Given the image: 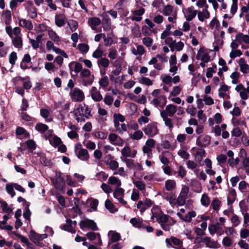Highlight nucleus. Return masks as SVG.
<instances>
[{
	"mask_svg": "<svg viewBox=\"0 0 249 249\" xmlns=\"http://www.w3.org/2000/svg\"><path fill=\"white\" fill-rule=\"evenodd\" d=\"M74 153L77 158L82 161H88L89 159V154L88 150L83 148L80 143L75 145Z\"/></svg>",
	"mask_w": 249,
	"mask_h": 249,
	"instance_id": "1",
	"label": "nucleus"
},
{
	"mask_svg": "<svg viewBox=\"0 0 249 249\" xmlns=\"http://www.w3.org/2000/svg\"><path fill=\"white\" fill-rule=\"evenodd\" d=\"M55 178L52 180L55 188L60 191L63 190L66 186L65 175L60 172H56Z\"/></svg>",
	"mask_w": 249,
	"mask_h": 249,
	"instance_id": "2",
	"label": "nucleus"
},
{
	"mask_svg": "<svg viewBox=\"0 0 249 249\" xmlns=\"http://www.w3.org/2000/svg\"><path fill=\"white\" fill-rule=\"evenodd\" d=\"M91 72L88 69H83L82 71L80 73V77L82 79V84L85 87L88 85H91L94 81V76H92V78L90 77Z\"/></svg>",
	"mask_w": 249,
	"mask_h": 249,
	"instance_id": "3",
	"label": "nucleus"
},
{
	"mask_svg": "<svg viewBox=\"0 0 249 249\" xmlns=\"http://www.w3.org/2000/svg\"><path fill=\"white\" fill-rule=\"evenodd\" d=\"M69 95L71 101L73 102H81L85 99L84 92L78 88L71 89Z\"/></svg>",
	"mask_w": 249,
	"mask_h": 249,
	"instance_id": "4",
	"label": "nucleus"
},
{
	"mask_svg": "<svg viewBox=\"0 0 249 249\" xmlns=\"http://www.w3.org/2000/svg\"><path fill=\"white\" fill-rule=\"evenodd\" d=\"M146 135L149 137H153L156 136L159 133V129L157 126V123L152 122L147 124V125L142 129Z\"/></svg>",
	"mask_w": 249,
	"mask_h": 249,
	"instance_id": "5",
	"label": "nucleus"
},
{
	"mask_svg": "<svg viewBox=\"0 0 249 249\" xmlns=\"http://www.w3.org/2000/svg\"><path fill=\"white\" fill-rule=\"evenodd\" d=\"M165 243L168 248H174L181 249L183 247V242L179 239L174 236L165 239Z\"/></svg>",
	"mask_w": 249,
	"mask_h": 249,
	"instance_id": "6",
	"label": "nucleus"
},
{
	"mask_svg": "<svg viewBox=\"0 0 249 249\" xmlns=\"http://www.w3.org/2000/svg\"><path fill=\"white\" fill-rule=\"evenodd\" d=\"M182 11L186 21H188L193 20L196 17L197 13V11L195 10L193 6L183 9Z\"/></svg>",
	"mask_w": 249,
	"mask_h": 249,
	"instance_id": "7",
	"label": "nucleus"
},
{
	"mask_svg": "<svg viewBox=\"0 0 249 249\" xmlns=\"http://www.w3.org/2000/svg\"><path fill=\"white\" fill-rule=\"evenodd\" d=\"M80 226L81 229L88 228L92 231H97L98 227L96 223L92 220L86 219L81 221Z\"/></svg>",
	"mask_w": 249,
	"mask_h": 249,
	"instance_id": "8",
	"label": "nucleus"
},
{
	"mask_svg": "<svg viewBox=\"0 0 249 249\" xmlns=\"http://www.w3.org/2000/svg\"><path fill=\"white\" fill-rule=\"evenodd\" d=\"M196 142L198 146L206 147L210 144L211 137L207 135H200L196 139Z\"/></svg>",
	"mask_w": 249,
	"mask_h": 249,
	"instance_id": "9",
	"label": "nucleus"
},
{
	"mask_svg": "<svg viewBox=\"0 0 249 249\" xmlns=\"http://www.w3.org/2000/svg\"><path fill=\"white\" fill-rule=\"evenodd\" d=\"M84 107L81 105H79L78 107L75 109L74 111V117L78 122H85L84 117Z\"/></svg>",
	"mask_w": 249,
	"mask_h": 249,
	"instance_id": "10",
	"label": "nucleus"
},
{
	"mask_svg": "<svg viewBox=\"0 0 249 249\" xmlns=\"http://www.w3.org/2000/svg\"><path fill=\"white\" fill-rule=\"evenodd\" d=\"M124 190L122 188H117L113 193V196L117 199L120 203L125 205L127 202L123 198Z\"/></svg>",
	"mask_w": 249,
	"mask_h": 249,
	"instance_id": "11",
	"label": "nucleus"
},
{
	"mask_svg": "<svg viewBox=\"0 0 249 249\" xmlns=\"http://www.w3.org/2000/svg\"><path fill=\"white\" fill-rule=\"evenodd\" d=\"M109 142L113 145L122 146L124 143L123 140L117 134L111 133L108 135Z\"/></svg>",
	"mask_w": 249,
	"mask_h": 249,
	"instance_id": "12",
	"label": "nucleus"
},
{
	"mask_svg": "<svg viewBox=\"0 0 249 249\" xmlns=\"http://www.w3.org/2000/svg\"><path fill=\"white\" fill-rule=\"evenodd\" d=\"M123 160L125 162L127 167L136 169L137 170H142L143 169L142 165L138 162H135L132 159H124Z\"/></svg>",
	"mask_w": 249,
	"mask_h": 249,
	"instance_id": "13",
	"label": "nucleus"
},
{
	"mask_svg": "<svg viewBox=\"0 0 249 249\" xmlns=\"http://www.w3.org/2000/svg\"><path fill=\"white\" fill-rule=\"evenodd\" d=\"M90 94L92 99L95 102H100L103 99L100 92L95 87H92L90 90Z\"/></svg>",
	"mask_w": 249,
	"mask_h": 249,
	"instance_id": "14",
	"label": "nucleus"
},
{
	"mask_svg": "<svg viewBox=\"0 0 249 249\" xmlns=\"http://www.w3.org/2000/svg\"><path fill=\"white\" fill-rule=\"evenodd\" d=\"M46 234H39L35 232L34 230L30 231L29 238L34 243H36L46 238Z\"/></svg>",
	"mask_w": 249,
	"mask_h": 249,
	"instance_id": "15",
	"label": "nucleus"
},
{
	"mask_svg": "<svg viewBox=\"0 0 249 249\" xmlns=\"http://www.w3.org/2000/svg\"><path fill=\"white\" fill-rule=\"evenodd\" d=\"M145 9L141 8L133 12V14L130 18L133 21H140L142 19V16L144 13Z\"/></svg>",
	"mask_w": 249,
	"mask_h": 249,
	"instance_id": "16",
	"label": "nucleus"
},
{
	"mask_svg": "<svg viewBox=\"0 0 249 249\" xmlns=\"http://www.w3.org/2000/svg\"><path fill=\"white\" fill-rule=\"evenodd\" d=\"M166 99L164 96H159L156 98L154 99L151 103L155 107H160L162 108L165 105Z\"/></svg>",
	"mask_w": 249,
	"mask_h": 249,
	"instance_id": "17",
	"label": "nucleus"
},
{
	"mask_svg": "<svg viewBox=\"0 0 249 249\" xmlns=\"http://www.w3.org/2000/svg\"><path fill=\"white\" fill-rule=\"evenodd\" d=\"M177 111L176 107L173 105L170 104L166 107L165 109L161 111L160 113L164 112L167 116H173Z\"/></svg>",
	"mask_w": 249,
	"mask_h": 249,
	"instance_id": "18",
	"label": "nucleus"
},
{
	"mask_svg": "<svg viewBox=\"0 0 249 249\" xmlns=\"http://www.w3.org/2000/svg\"><path fill=\"white\" fill-rule=\"evenodd\" d=\"M88 24L91 27L92 30H95L96 27L99 25L101 23V20L99 18L92 17L88 19Z\"/></svg>",
	"mask_w": 249,
	"mask_h": 249,
	"instance_id": "19",
	"label": "nucleus"
},
{
	"mask_svg": "<svg viewBox=\"0 0 249 249\" xmlns=\"http://www.w3.org/2000/svg\"><path fill=\"white\" fill-rule=\"evenodd\" d=\"M240 70L244 73H249V65L246 63L245 59L240 58L238 61Z\"/></svg>",
	"mask_w": 249,
	"mask_h": 249,
	"instance_id": "20",
	"label": "nucleus"
},
{
	"mask_svg": "<svg viewBox=\"0 0 249 249\" xmlns=\"http://www.w3.org/2000/svg\"><path fill=\"white\" fill-rule=\"evenodd\" d=\"M31 61V58L29 54H24L23 59L20 63V67L23 70H25L28 69V64L30 63Z\"/></svg>",
	"mask_w": 249,
	"mask_h": 249,
	"instance_id": "21",
	"label": "nucleus"
},
{
	"mask_svg": "<svg viewBox=\"0 0 249 249\" xmlns=\"http://www.w3.org/2000/svg\"><path fill=\"white\" fill-rule=\"evenodd\" d=\"M54 19L55 24L58 27H61L65 24V18L62 14L56 15Z\"/></svg>",
	"mask_w": 249,
	"mask_h": 249,
	"instance_id": "22",
	"label": "nucleus"
},
{
	"mask_svg": "<svg viewBox=\"0 0 249 249\" xmlns=\"http://www.w3.org/2000/svg\"><path fill=\"white\" fill-rule=\"evenodd\" d=\"M102 27L106 31H108L111 28L110 20L107 15H103L102 19Z\"/></svg>",
	"mask_w": 249,
	"mask_h": 249,
	"instance_id": "23",
	"label": "nucleus"
},
{
	"mask_svg": "<svg viewBox=\"0 0 249 249\" xmlns=\"http://www.w3.org/2000/svg\"><path fill=\"white\" fill-rule=\"evenodd\" d=\"M12 13L11 11L9 10H4L2 12V17L4 20L5 24L9 25L10 24L12 20Z\"/></svg>",
	"mask_w": 249,
	"mask_h": 249,
	"instance_id": "24",
	"label": "nucleus"
},
{
	"mask_svg": "<svg viewBox=\"0 0 249 249\" xmlns=\"http://www.w3.org/2000/svg\"><path fill=\"white\" fill-rule=\"evenodd\" d=\"M66 222L67 224L62 225L60 226V228L64 231L75 233V231L73 229L71 226L72 221L71 219H67Z\"/></svg>",
	"mask_w": 249,
	"mask_h": 249,
	"instance_id": "25",
	"label": "nucleus"
},
{
	"mask_svg": "<svg viewBox=\"0 0 249 249\" xmlns=\"http://www.w3.org/2000/svg\"><path fill=\"white\" fill-rule=\"evenodd\" d=\"M161 117L162 118L166 126L169 127L170 129H172L173 127V123L172 120L168 118L164 112L160 113Z\"/></svg>",
	"mask_w": 249,
	"mask_h": 249,
	"instance_id": "26",
	"label": "nucleus"
},
{
	"mask_svg": "<svg viewBox=\"0 0 249 249\" xmlns=\"http://www.w3.org/2000/svg\"><path fill=\"white\" fill-rule=\"evenodd\" d=\"M48 32L50 38L53 40L57 44H59L61 41V39L56 32L53 30H49L48 31Z\"/></svg>",
	"mask_w": 249,
	"mask_h": 249,
	"instance_id": "27",
	"label": "nucleus"
},
{
	"mask_svg": "<svg viewBox=\"0 0 249 249\" xmlns=\"http://www.w3.org/2000/svg\"><path fill=\"white\" fill-rule=\"evenodd\" d=\"M19 24L20 26L29 30L32 29L33 28V24L31 21L23 18L19 20Z\"/></svg>",
	"mask_w": 249,
	"mask_h": 249,
	"instance_id": "28",
	"label": "nucleus"
},
{
	"mask_svg": "<svg viewBox=\"0 0 249 249\" xmlns=\"http://www.w3.org/2000/svg\"><path fill=\"white\" fill-rule=\"evenodd\" d=\"M165 187L168 191L174 190L176 187V182L173 179H168L165 182Z\"/></svg>",
	"mask_w": 249,
	"mask_h": 249,
	"instance_id": "29",
	"label": "nucleus"
},
{
	"mask_svg": "<svg viewBox=\"0 0 249 249\" xmlns=\"http://www.w3.org/2000/svg\"><path fill=\"white\" fill-rule=\"evenodd\" d=\"M236 41L239 43L242 42L245 43H249V36L244 35L242 33H239L236 36Z\"/></svg>",
	"mask_w": 249,
	"mask_h": 249,
	"instance_id": "30",
	"label": "nucleus"
},
{
	"mask_svg": "<svg viewBox=\"0 0 249 249\" xmlns=\"http://www.w3.org/2000/svg\"><path fill=\"white\" fill-rule=\"evenodd\" d=\"M236 197L235 190L233 189L230 190L227 197L228 204L229 205L232 204L235 201Z\"/></svg>",
	"mask_w": 249,
	"mask_h": 249,
	"instance_id": "31",
	"label": "nucleus"
},
{
	"mask_svg": "<svg viewBox=\"0 0 249 249\" xmlns=\"http://www.w3.org/2000/svg\"><path fill=\"white\" fill-rule=\"evenodd\" d=\"M12 43L15 47L18 49L21 48L23 45L21 37L19 36H15L12 39Z\"/></svg>",
	"mask_w": 249,
	"mask_h": 249,
	"instance_id": "32",
	"label": "nucleus"
},
{
	"mask_svg": "<svg viewBox=\"0 0 249 249\" xmlns=\"http://www.w3.org/2000/svg\"><path fill=\"white\" fill-rule=\"evenodd\" d=\"M35 129L40 133H44L48 129V126L45 124L38 123L35 126Z\"/></svg>",
	"mask_w": 249,
	"mask_h": 249,
	"instance_id": "33",
	"label": "nucleus"
},
{
	"mask_svg": "<svg viewBox=\"0 0 249 249\" xmlns=\"http://www.w3.org/2000/svg\"><path fill=\"white\" fill-rule=\"evenodd\" d=\"M108 235L110 236L111 240L112 242H115L119 241L121 238V235L119 233L114 231H110L108 232Z\"/></svg>",
	"mask_w": 249,
	"mask_h": 249,
	"instance_id": "34",
	"label": "nucleus"
},
{
	"mask_svg": "<svg viewBox=\"0 0 249 249\" xmlns=\"http://www.w3.org/2000/svg\"><path fill=\"white\" fill-rule=\"evenodd\" d=\"M197 14L198 18L201 21H203L205 18H208L210 17V13L207 10L200 11Z\"/></svg>",
	"mask_w": 249,
	"mask_h": 249,
	"instance_id": "35",
	"label": "nucleus"
},
{
	"mask_svg": "<svg viewBox=\"0 0 249 249\" xmlns=\"http://www.w3.org/2000/svg\"><path fill=\"white\" fill-rule=\"evenodd\" d=\"M97 64L99 67L102 66L104 68H107L109 66V61L107 58L106 57H102L101 59L98 60Z\"/></svg>",
	"mask_w": 249,
	"mask_h": 249,
	"instance_id": "36",
	"label": "nucleus"
},
{
	"mask_svg": "<svg viewBox=\"0 0 249 249\" xmlns=\"http://www.w3.org/2000/svg\"><path fill=\"white\" fill-rule=\"evenodd\" d=\"M104 55V52L100 48V46L93 52L92 56L96 59H101Z\"/></svg>",
	"mask_w": 249,
	"mask_h": 249,
	"instance_id": "37",
	"label": "nucleus"
},
{
	"mask_svg": "<svg viewBox=\"0 0 249 249\" xmlns=\"http://www.w3.org/2000/svg\"><path fill=\"white\" fill-rule=\"evenodd\" d=\"M121 154L124 159H126V157H130L131 156V152L130 147L128 146H124L122 149Z\"/></svg>",
	"mask_w": 249,
	"mask_h": 249,
	"instance_id": "38",
	"label": "nucleus"
},
{
	"mask_svg": "<svg viewBox=\"0 0 249 249\" xmlns=\"http://www.w3.org/2000/svg\"><path fill=\"white\" fill-rule=\"evenodd\" d=\"M105 207L111 213H114L117 211V209L115 208L114 204L108 199L105 202Z\"/></svg>",
	"mask_w": 249,
	"mask_h": 249,
	"instance_id": "39",
	"label": "nucleus"
},
{
	"mask_svg": "<svg viewBox=\"0 0 249 249\" xmlns=\"http://www.w3.org/2000/svg\"><path fill=\"white\" fill-rule=\"evenodd\" d=\"M130 222L135 228H139L142 227V219L134 217L130 219Z\"/></svg>",
	"mask_w": 249,
	"mask_h": 249,
	"instance_id": "40",
	"label": "nucleus"
},
{
	"mask_svg": "<svg viewBox=\"0 0 249 249\" xmlns=\"http://www.w3.org/2000/svg\"><path fill=\"white\" fill-rule=\"evenodd\" d=\"M74 64V71L76 73L80 72L83 70V67L82 64L79 62H72L69 64V66L71 68L72 65Z\"/></svg>",
	"mask_w": 249,
	"mask_h": 249,
	"instance_id": "41",
	"label": "nucleus"
},
{
	"mask_svg": "<svg viewBox=\"0 0 249 249\" xmlns=\"http://www.w3.org/2000/svg\"><path fill=\"white\" fill-rule=\"evenodd\" d=\"M231 221L232 224V226L234 227L238 226L241 223V220L239 217L234 213L231 218Z\"/></svg>",
	"mask_w": 249,
	"mask_h": 249,
	"instance_id": "42",
	"label": "nucleus"
},
{
	"mask_svg": "<svg viewBox=\"0 0 249 249\" xmlns=\"http://www.w3.org/2000/svg\"><path fill=\"white\" fill-rule=\"evenodd\" d=\"M0 203L4 213H7L8 214H10L12 213V210L8 207L6 202L0 200Z\"/></svg>",
	"mask_w": 249,
	"mask_h": 249,
	"instance_id": "43",
	"label": "nucleus"
},
{
	"mask_svg": "<svg viewBox=\"0 0 249 249\" xmlns=\"http://www.w3.org/2000/svg\"><path fill=\"white\" fill-rule=\"evenodd\" d=\"M108 182L111 185H116L117 188L120 187L121 185V181L115 177H111L109 178Z\"/></svg>",
	"mask_w": 249,
	"mask_h": 249,
	"instance_id": "44",
	"label": "nucleus"
},
{
	"mask_svg": "<svg viewBox=\"0 0 249 249\" xmlns=\"http://www.w3.org/2000/svg\"><path fill=\"white\" fill-rule=\"evenodd\" d=\"M14 186L13 183L7 184L6 185L5 189L8 194L13 197L15 195V192L14 190Z\"/></svg>",
	"mask_w": 249,
	"mask_h": 249,
	"instance_id": "45",
	"label": "nucleus"
},
{
	"mask_svg": "<svg viewBox=\"0 0 249 249\" xmlns=\"http://www.w3.org/2000/svg\"><path fill=\"white\" fill-rule=\"evenodd\" d=\"M199 169H196L194 171V173L197 178L199 179L203 180V181L206 180L207 178V175L206 173L203 171H201L199 173Z\"/></svg>",
	"mask_w": 249,
	"mask_h": 249,
	"instance_id": "46",
	"label": "nucleus"
},
{
	"mask_svg": "<svg viewBox=\"0 0 249 249\" xmlns=\"http://www.w3.org/2000/svg\"><path fill=\"white\" fill-rule=\"evenodd\" d=\"M221 201L217 198H214L211 203L212 208L215 211H218L219 210Z\"/></svg>",
	"mask_w": 249,
	"mask_h": 249,
	"instance_id": "47",
	"label": "nucleus"
},
{
	"mask_svg": "<svg viewBox=\"0 0 249 249\" xmlns=\"http://www.w3.org/2000/svg\"><path fill=\"white\" fill-rule=\"evenodd\" d=\"M67 23L72 32H74L77 29L78 24L76 20L71 19Z\"/></svg>",
	"mask_w": 249,
	"mask_h": 249,
	"instance_id": "48",
	"label": "nucleus"
},
{
	"mask_svg": "<svg viewBox=\"0 0 249 249\" xmlns=\"http://www.w3.org/2000/svg\"><path fill=\"white\" fill-rule=\"evenodd\" d=\"M79 51L83 53H86L88 52L89 47L87 44L80 43L78 45Z\"/></svg>",
	"mask_w": 249,
	"mask_h": 249,
	"instance_id": "49",
	"label": "nucleus"
},
{
	"mask_svg": "<svg viewBox=\"0 0 249 249\" xmlns=\"http://www.w3.org/2000/svg\"><path fill=\"white\" fill-rule=\"evenodd\" d=\"M196 215V213L195 211L189 212L183 218H182V219L185 221L190 222L191 221L192 218L195 217Z\"/></svg>",
	"mask_w": 249,
	"mask_h": 249,
	"instance_id": "50",
	"label": "nucleus"
},
{
	"mask_svg": "<svg viewBox=\"0 0 249 249\" xmlns=\"http://www.w3.org/2000/svg\"><path fill=\"white\" fill-rule=\"evenodd\" d=\"M99 85L102 87L106 88L109 85V81L107 76H104L99 81Z\"/></svg>",
	"mask_w": 249,
	"mask_h": 249,
	"instance_id": "51",
	"label": "nucleus"
},
{
	"mask_svg": "<svg viewBox=\"0 0 249 249\" xmlns=\"http://www.w3.org/2000/svg\"><path fill=\"white\" fill-rule=\"evenodd\" d=\"M18 58L17 53L15 52H12L9 56V62L12 66L15 65L16 61Z\"/></svg>",
	"mask_w": 249,
	"mask_h": 249,
	"instance_id": "52",
	"label": "nucleus"
},
{
	"mask_svg": "<svg viewBox=\"0 0 249 249\" xmlns=\"http://www.w3.org/2000/svg\"><path fill=\"white\" fill-rule=\"evenodd\" d=\"M201 202L202 205L204 206H208L210 203V200L207 194H204L202 195L201 198Z\"/></svg>",
	"mask_w": 249,
	"mask_h": 249,
	"instance_id": "53",
	"label": "nucleus"
},
{
	"mask_svg": "<svg viewBox=\"0 0 249 249\" xmlns=\"http://www.w3.org/2000/svg\"><path fill=\"white\" fill-rule=\"evenodd\" d=\"M104 102L106 105L110 106L113 102V98L110 95L107 94L105 96Z\"/></svg>",
	"mask_w": 249,
	"mask_h": 249,
	"instance_id": "54",
	"label": "nucleus"
},
{
	"mask_svg": "<svg viewBox=\"0 0 249 249\" xmlns=\"http://www.w3.org/2000/svg\"><path fill=\"white\" fill-rule=\"evenodd\" d=\"M208 229L210 234H213L219 229V224L218 223L216 224H211L209 225Z\"/></svg>",
	"mask_w": 249,
	"mask_h": 249,
	"instance_id": "55",
	"label": "nucleus"
},
{
	"mask_svg": "<svg viewBox=\"0 0 249 249\" xmlns=\"http://www.w3.org/2000/svg\"><path fill=\"white\" fill-rule=\"evenodd\" d=\"M143 133L141 130L136 131L131 136V138L133 140H139L143 136Z\"/></svg>",
	"mask_w": 249,
	"mask_h": 249,
	"instance_id": "56",
	"label": "nucleus"
},
{
	"mask_svg": "<svg viewBox=\"0 0 249 249\" xmlns=\"http://www.w3.org/2000/svg\"><path fill=\"white\" fill-rule=\"evenodd\" d=\"M30 204L29 202H27L25 207V211L23 213V216L26 219H30V217L31 214V213L29 210Z\"/></svg>",
	"mask_w": 249,
	"mask_h": 249,
	"instance_id": "57",
	"label": "nucleus"
},
{
	"mask_svg": "<svg viewBox=\"0 0 249 249\" xmlns=\"http://www.w3.org/2000/svg\"><path fill=\"white\" fill-rule=\"evenodd\" d=\"M113 121L124 122L125 121V117L120 113H114L113 114Z\"/></svg>",
	"mask_w": 249,
	"mask_h": 249,
	"instance_id": "58",
	"label": "nucleus"
},
{
	"mask_svg": "<svg viewBox=\"0 0 249 249\" xmlns=\"http://www.w3.org/2000/svg\"><path fill=\"white\" fill-rule=\"evenodd\" d=\"M177 177H179L181 178H184L186 175V171L182 165H180L178 171Z\"/></svg>",
	"mask_w": 249,
	"mask_h": 249,
	"instance_id": "59",
	"label": "nucleus"
},
{
	"mask_svg": "<svg viewBox=\"0 0 249 249\" xmlns=\"http://www.w3.org/2000/svg\"><path fill=\"white\" fill-rule=\"evenodd\" d=\"M135 186L140 190L142 191L145 189V184L141 181H136L133 182Z\"/></svg>",
	"mask_w": 249,
	"mask_h": 249,
	"instance_id": "60",
	"label": "nucleus"
},
{
	"mask_svg": "<svg viewBox=\"0 0 249 249\" xmlns=\"http://www.w3.org/2000/svg\"><path fill=\"white\" fill-rule=\"evenodd\" d=\"M144 53V49L142 46L139 45L137 47V50L133 52V53L137 55H142Z\"/></svg>",
	"mask_w": 249,
	"mask_h": 249,
	"instance_id": "61",
	"label": "nucleus"
},
{
	"mask_svg": "<svg viewBox=\"0 0 249 249\" xmlns=\"http://www.w3.org/2000/svg\"><path fill=\"white\" fill-rule=\"evenodd\" d=\"M242 54V53L240 50H236L231 52L230 56L231 58L234 59L237 56H240Z\"/></svg>",
	"mask_w": 249,
	"mask_h": 249,
	"instance_id": "62",
	"label": "nucleus"
},
{
	"mask_svg": "<svg viewBox=\"0 0 249 249\" xmlns=\"http://www.w3.org/2000/svg\"><path fill=\"white\" fill-rule=\"evenodd\" d=\"M186 197L179 194L177 198V203L179 206H183L186 202Z\"/></svg>",
	"mask_w": 249,
	"mask_h": 249,
	"instance_id": "63",
	"label": "nucleus"
},
{
	"mask_svg": "<svg viewBox=\"0 0 249 249\" xmlns=\"http://www.w3.org/2000/svg\"><path fill=\"white\" fill-rule=\"evenodd\" d=\"M240 235L242 238H246L249 237V230L247 229H241L240 230Z\"/></svg>",
	"mask_w": 249,
	"mask_h": 249,
	"instance_id": "64",
	"label": "nucleus"
}]
</instances>
